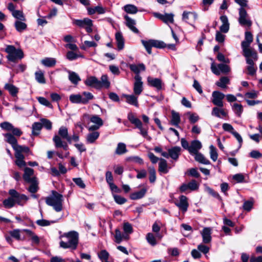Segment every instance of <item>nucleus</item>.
I'll return each mask as SVG.
<instances>
[{"instance_id":"nucleus-1","label":"nucleus","mask_w":262,"mask_h":262,"mask_svg":"<svg viewBox=\"0 0 262 262\" xmlns=\"http://www.w3.org/2000/svg\"><path fill=\"white\" fill-rule=\"evenodd\" d=\"M60 237L66 238V241H61L60 247L63 249H70L72 250H76L79 242V234L77 231H71L64 233Z\"/></svg>"},{"instance_id":"nucleus-2","label":"nucleus","mask_w":262,"mask_h":262,"mask_svg":"<svg viewBox=\"0 0 262 262\" xmlns=\"http://www.w3.org/2000/svg\"><path fill=\"white\" fill-rule=\"evenodd\" d=\"M62 139H66L71 143L70 136L68 135V128L65 126H61L58 130V135H55L53 138V141L54 143L56 148H62L63 150L67 151L69 149L67 142L63 141Z\"/></svg>"},{"instance_id":"nucleus-3","label":"nucleus","mask_w":262,"mask_h":262,"mask_svg":"<svg viewBox=\"0 0 262 262\" xmlns=\"http://www.w3.org/2000/svg\"><path fill=\"white\" fill-rule=\"evenodd\" d=\"M63 196L56 191H53L52 195L46 198V204L53 207L56 212L62 210Z\"/></svg>"},{"instance_id":"nucleus-4","label":"nucleus","mask_w":262,"mask_h":262,"mask_svg":"<svg viewBox=\"0 0 262 262\" xmlns=\"http://www.w3.org/2000/svg\"><path fill=\"white\" fill-rule=\"evenodd\" d=\"M127 119L129 122L135 125V128L139 130V134L148 141H150L151 138L148 135V127H145L141 121L137 118L135 115L132 112L127 115Z\"/></svg>"},{"instance_id":"nucleus-5","label":"nucleus","mask_w":262,"mask_h":262,"mask_svg":"<svg viewBox=\"0 0 262 262\" xmlns=\"http://www.w3.org/2000/svg\"><path fill=\"white\" fill-rule=\"evenodd\" d=\"M5 51L8 54L7 58L11 62H17L18 60H20L24 57L23 51L20 49H16L12 45L7 46Z\"/></svg>"},{"instance_id":"nucleus-6","label":"nucleus","mask_w":262,"mask_h":262,"mask_svg":"<svg viewBox=\"0 0 262 262\" xmlns=\"http://www.w3.org/2000/svg\"><path fill=\"white\" fill-rule=\"evenodd\" d=\"M143 46L145 48L149 54H151V48L155 47L159 49H163L166 47V44L162 41L155 39H149L148 40H141Z\"/></svg>"},{"instance_id":"nucleus-7","label":"nucleus","mask_w":262,"mask_h":262,"mask_svg":"<svg viewBox=\"0 0 262 262\" xmlns=\"http://www.w3.org/2000/svg\"><path fill=\"white\" fill-rule=\"evenodd\" d=\"M72 24L80 28H85L88 33H91L93 31V21L89 18H84L83 19H73Z\"/></svg>"},{"instance_id":"nucleus-8","label":"nucleus","mask_w":262,"mask_h":262,"mask_svg":"<svg viewBox=\"0 0 262 262\" xmlns=\"http://www.w3.org/2000/svg\"><path fill=\"white\" fill-rule=\"evenodd\" d=\"M9 194L14 200L15 204L17 203L20 206L24 205L26 202L29 199L26 195L19 193L15 189L9 190Z\"/></svg>"},{"instance_id":"nucleus-9","label":"nucleus","mask_w":262,"mask_h":262,"mask_svg":"<svg viewBox=\"0 0 262 262\" xmlns=\"http://www.w3.org/2000/svg\"><path fill=\"white\" fill-rule=\"evenodd\" d=\"M238 22L243 26H247L251 27L252 25V21L248 16L246 10L244 8H240L239 9Z\"/></svg>"},{"instance_id":"nucleus-10","label":"nucleus","mask_w":262,"mask_h":262,"mask_svg":"<svg viewBox=\"0 0 262 262\" xmlns=\"http://www.w3.org/2000/svg\"><path fill=\"white\" fill-rule=\"evenodd\" d=\"M211 70L213 73L216 75H219L221 73L224 74L229 73L230 71V68L228 65L224 63H220L216 66L214 62H212L211 64Z\"/></svg>"},{"instance_id":"nucleus-11","label":"nucleus","mask_w":262,"mask_h":262,"mask_svg":"<svg viewBox=\"0 0 262 262\" xmlns=\"http://www.w3.org/2000/svg\"><path fill=\"white\" fill-rule=\"evenodd\" d=\"M243 55L246 58L248 66L256 65L255 62L257 60L258 56L255 50L243 51Z\"/></svg>"},{"instance_id":"nucleus-12","label":"nucleus","mask_w":262,"mask_h":262,"mask_svg":"<svg viewBox=\"0 0 262 262\" xmlns=\"http://www.w3.org/2000/svg\"><path fill=\"white\" fill-rule=\"evenodd\" d=\"M253 40V35L250 32L246 31L245 33V40L241 43V47L243 51L254 50V49L250 48V45Z\"/></svg>"},{"instance_id":"nucleus-13","label":"nucleus","mask_w":262,"mask_h":262,"mask_svg":"<svg viewBox=\"0 0 262 262\" xmlns=\"http://www.w3.org/2000/svg\"><path fill=\"white\" fill-rule=\"evenodd\" d=\"M197 18L198 14L195 12L184 11L182 14V20L191 26H193Z\"/></svg>"},{"instance_id":"nucleus-14","label":"nucleus","mask_w":262,"mask_h":262,"mask_svg":"<svg viewBox=\"0 0 262 262\" xmlns=\"http://www.w3.org/2000/svg\"><path fill=\"white\" fill-rule=\"evenodd\" d=\"M212 102L215 105L219 107H222L224 106L223 100L225 97V95L219 92V91H214L212 94Z\"/></svg>"},{"instance_id":"nucleus-15","label":"nucleus","mask_w":262,"mask_h":262,"mask_svg":"<svg viewBox=\"0 0 262 262\" xmlns=\"http://www.w3.org/2000/svg\"><path fill=\"white\" fill-rule=\"evenodd\" d=\"M134 79L135 82L133 88L134 94L136 95L139 96L143 90L142 77L140 75H135Z\"/></svg>"},{"instance_id":"nucleus-16","label":"nucleus","mask_w":262,"mask_h":262,"mask_svg":"<svg viewBox=\"0 0 262 262\" xmlns=\"http://www.w3.org/2000/svg\"><path fill=\"white\" fill-rule=\"evenodd\" d=\"M199 185L195 180H192L188 183H184L180 187V191L186 193L187 191H194L198 189Z\"/></svg>"},{"instance_id":"nucleus-17","label":"nucleus","mask_w":262,"mask_h":262,"mask_svg":"<svg viewBox=\"0 0 262 262\" xmlns=\"http://www.w3.org/2000/svg\"><path fill=\"white\" fill-rule=\"evenodd\" d=\"M138 96H139L136 95L135 94L131 95L124 94L122 95V97L125 99L126 103L136 107H138L139 106Z\"/></svg>"},{"instance_id":"nucleus-18","label":"nucleus","mask_w":262,"mask_h":262,"mask_svg":"<svg viewBox=\"0 0 262 262\" xmlns=\"http://www.w3.org/2000/svg\"><path fill=\"white\" fill-rule=\"evenodd\" d=\"M86 85L93 87L96 89L99 90L100 86L99 80L95 76L88 77L84 81Z\"/></svg>"},{"instance_id":"nucleus-19","label":"nucleus","mask_w":262,"mask_h":262,"mask_svg":"<svg viewBox=\"0 0 262 262\" xmlns=\"http://www.w3.org/2000/svg\"><path fill=\"white\" fill-rule=\"evenodd\" d=\"M201 234L203 238V242L204 244H209L211 241V229L209 227H205L201 231Z\"/></svg>"},{"instance_id":"nucleus-20","label":"nucleus","mask_w":262,"mask_h":262,"mask_svg":"<svg viewBox=\"0 0 262 262\" xmlns=\"http://www.w3.org/2000/svg\"><path fill=\"white\" fill-rule=\"evenodd\" d=\"M179 199V202L176 203V205L179 207L180 210L183 211V212H185L187 210L189 205L187 201V198L184 195H181Z\"/></svg>"},{"instance_id":"nucleus-21","label":"nucleus","mask_w":262,"mask_h":262,"mask_svg":"<svg viewBox=\"0 0 262 262\" xmlns=\"http://www.w3.org/2000/svg\"><path fill=\"white\" fill-rule=\"evenodd\" d=\"M202 145L201 142L199 140H195L191 142V144L189 148V153L192 155L199 152V150L202 148Z\"/></svg>"},{"instance_id":"nucleus-22","label":"nucleus","mask_w":262,"mask_h":262,"mask_svg":"<svg viewBox=\"0 0 262 262\" xmlns=\"http://www.w3.org/2000/svg\"><path fill=\"white\" fill-rule=\"evenodd\" d=\"M124 18L125 20V24L126 26L129 28L133 32L135 33H138L139 30L135 27L136 21L129 17L127 15H125L124 16Z\"/></svg>"},{"instance_id":"nucleus-23","label":"nucleus","mask_w":262,"mask_h":262,"mask_svg":"<svg viewBox=\"0 0 262 262\" xmlns=\"http://www.w3.org/2000/svg\"><path fill=\"white\" fill-rule=\"evenodd\" d=\"M220 18L222 23V25L220 28V30L222 33H226L229 30V23L228 17L226 15H222Z\"/></svg>"},{"instance_id":"nucleus-24","label":"nucleus","mask_w":262,"mask_h":262,"mask_svg":"<svg viewBox=\"0 0 262 262\" xmlns=\"http://www.w3.org/2000/svg\"><path fill=\"white\" fill-rule=\"evenodd\" d=\"M181 148L179 146H174L168 149L169 157L174 160H177L181 154Z\"/></svg>"},{"instance_id":"nucleus-25","label":"nucleus","mask_w":262,"mask_h":262,"mask_svg":"<svg viewBox=\"0 0 262 262\" xmlns=\"http://www.w3.org/2000/svg\"><path fill=\"white\" fill-rule=\"evenodd\" d=\"M69 74V80L74 84L77 85L81 80L79 76L75 72L71 71L67 69H64Z\"/></svg>"},{"instance_id":"nucleus-26","label":"nucleus","mask_w":262,"mask_h":262,"mask_svg":"<svg viewBox=\"0 0 262 262\" xmlns=\"http://www.w3.org/2000/svg\"><path fill=\"white\" fill-rule=\"evenodd\" d=\"M147 82L150 86L156 88L158 90L162 89V81L159 78H154L148 77L147 78Z\"/></svg>"},{"instance_id":"nucleus-27","label":"nucleus","mask_w":262,"mask_h":262,"mask_svg":"<svg viewBox=\"0 0 262 262\" xmlns=\"http://www.w3.org/2000/svg\"><path fill=\"white\" fill-rule=\"evenodd\" d=\"M130 70L133 72L136 75H140V71H144L146 69L145 65L141 63L138 64H130L128 66Z\"/></svg>"},{"instance_id":"nucleus-28","label":"nucleus","mask_w":262,"mask_h":262,"mask_svg":"<svg viewBox=\"0 0 262 262\" xmlns=\"http://www.w3.org/2000/svg\"><path fill=\"white\" fill-rule=\"evenodd\" d=\"M147 192V189L143 188L138 191L132 193L130 194V199L132 200H136L143 198Z\"/></svg>"},{"instance_id":"nucleus-29","label":"nucleus","mask_w":262,"mask_h":262,"mask_svg":"<svg viewBox=\"0 0 262 262\" xmlns=\"http://www.w3.org/2000/svg\"><path fill=\"white\" fill-rule=\"evenodd\" d=\"M115 242L117 244H120L123 239L127 240L128 238V235L124 234H122L121 232L119 229L115 230Z\"/></svg>"},{"instance_id":"nucleus-30","label":"nucleus","mask_w":262,"mask_h":262,"mask_svg":"<svg viewBox=\"0 0 262 262\" xmlns=\"http://www.w3.org/2000/svg\"><path fill=\"white\" fill-rule=\"evenodd\" d=\"M192 155L194 156L195 160L201 164L205 165H209L210 164L209 160L206 158L201 152H198Z\"/></svg>"},{"instance_id":"nucleus-31","label":"nucleus","mask_w":262,"mask_h":262,"mask_svg":"<svg viewBox=\"0 0 262 262\" xmlns=\"http://www.w3.org/2000/svg\"><path fill=\"white\" fill-rule=\"evenodd\" d=\"M159 171L161 173L166 174L168 172V168L167 161L162 158H160L159 163Z\"/></svg>"},{"instance_id":"nucleus-32","label":"nucleus","mask_w":262,"mask_h":262,"mask_svg":"<svg viewBox=\"0 0 262 262\" xmlns=\"http://www.w3.org/2000/svg\"><path fill=\"white\" fill-rule=\"evenodd\" d=\"M99 135L100 134L98 132H92L89 133L86 137V142L90 144L94 143L99 138Z\"/></svg>"},{"instance_id":"nucleus-33","label":"nucleus","mask_w":262,"mask_h":262,"mask_svg":"<svg viewBox=\"0 0 262 262\" xmlns=\"http://www.w3.org/2000/svg\"><path fill=\"white\" fill-rule=\"evenodd\" d=\"M5 89L13 97L16 96L18 92V89L12 84L6 83L5 85Z\"/></svg>"},{"instance_id":"nucleus-34","label":"nucleus","mask_w":262,"mask_h":262,"mask_svg":"<svg viewBox=\"0 0 262 262\" xmlns=\"http://www.w3.org/2000/svg\"><path fill=\"white\" fill-rule=\"evenodd\" d=\"M42 65L46 67H53L56 63V60L54 58L46 57L41 60Z\"/></svg>"},{"instance_id":"nucleus-35","label":"nucleus","mask_w":262,"mask_h":262,"mask_svg":"<svg viewBox=\"0 0 262 262\" xmlns=\"http://www.w3.org/2000/svg\"><path fill=\"white\" fill-rule=\"evenodd\" d=\"M34 170L33 169L29 167H26L24 170L23 178L25 181L30 183L32 182L31 176L33 174Z\"/></svg>"},{"instance_id":"nucleus-36","label":"nucleus","mask_w":262,"mask_h":262,"mask_svg":"<svg viewBox=\"0 0 262 262\" xmlns=\"http://www.w3.org/2000/svg\"><path fill=\"white\" fill-rule=\"evenodd\" d=\"M5 137L6 138V141L10 144L13 148L17 145V141L16 139L11 134L7 133L4 135Z\"/></svg>"},{"instance_id":"nucleus-37","label":"nucleus","mask_w":262,"mask_h":262,"mask_svg":"<svg viewBox=\"0 0 262 262\" xmlns=\"http://www.w3.org/2000/svg\"><path fill=\"white\" fill-rule=\"evenodd\" d=\"M21 20H16L14 26L15 29L18 32H22L27 28V25Z\"/></svg>"},{"instance_id":"nucleus-38","label":"nucleus","mask_w":262,"mask_h":262,"mask_svg":"<svg viewBox=\"0 0 262 262\" xmlns=\"http://www.w3.org/2000/svg\"><path fill=\"white\" fill-rule=\"evenodd\" d=\"M100 86L99 90L102 88L108 89L110 86V82L108 80V77L106 75H103L101 77V80H99Z\"/></svg>"},{"instance_id":"nucleus-39","label":"nucleus","mask_w":262,"mask_h":262,"mask_svg":"<svg viewBox=\"0 0 262 262\" xmlns=\"http://www.w3.org/2000/svg\"><path fill=\"white\" fill-rule=\"evenodd\" d=\"M211 115L216 117L221 118V115L224 117H226L227 115V113L225 112L223 108L214 107L212 108Z\"/></svg>"},{"instance_id":"nucleus-40","label":"nucleus","mask_w":262,"mask_h":262,"mask_svg":"<svg viewBox=\"0 0 262 262\" xmlns=\"http://www.w3.org/2000/svg\"><path fill=\"white\" fill-rule=\"evenodd\" d=\"M35 80L39 83H45L46 79L44 76V73L40 70H38L35 73Z\"/></svg>"},{"instance_id":"nucleus-41","label":"nucleus","mask_w":262,"mask_h":262,"mask_svg":"<svg viewBox=\"0 0 262 262\" xmlns=\"http://www.w3.org/2000/svg\"><path fill=\"white\" fill-rule=\"evenodd\" d=\"M70 101L73 103L83 104L82 95L80 94H72L69 97Z\"/></svg>"},{"instance_id":"nucleus-42","label":"nucleus","mask_w":262,"mask_h":262,"mask_svg":"<svg viewBox=\"0 0 262 262\" xmlns=\"http://www.w3.org/2000/svg\"><path fill=\"white\" fill-rule=\"evenodd\" d=\"M127 151V150L126 147V145L124 143L120 142L117 144L115 150L116 154L121 155L126 153Z\"/></svg>"},{"instance_id":"nucleus-43","label":"nucleus","mask_w":262,"mask_h":262,"mask_svg":"<svg viewBox=\"0 0 262 262\" xmlns=\"http://www.w3.org/2000/svg\"><path fill=\"white\" fill-rule=\"evenodd\" d=\"M171 114L172 116L171 119V123L172 125L178 127L180 122V117L179 114L172 111Z\"/></svg>"},{"instance_id":"nucleus-44","label":"nucleus","mask_w":262,"mask_h":262,"mask_svg":"<svg viewBox=\"0 0 262 262\" xmlns=\"http://www.w3.org/2000/svg\"><path fill=\"white\" fill-rule=\"evenodd\" d=\"M230 80L227 77H222L220 80L216 82V85L218 86L225 89L227 88V85L229 83Z\"/></svg>"},{"instance_id":"nucleus-45","label":"nucleus","mask_w":262,"mask_h":262,"mask_svg":"<svg viewBox=\"0 0 262 262\" xmlns=\"http://www.w3.org/2000/svg\"><path fill=\"white\" fill-rule=\"evenodd\" d=\"M124 11L129 14H136L138 11V8L134 5L128 4L124 6Z\"/></svg>"},{"instance_id":"nucleus-46","label":"nucleus","mask_w":262,"mask_h":262,"mask_svg":"<svg viewBox=\"0 0 262 262\" xmlns=\"http://www.w3.org/2000/svg\"><path fill=\"white\" fill-rule=\"evenodd\" d=\"M90 121L99 126H101L103 124V121L98 115H92L90 118Z\"/></svg>"},{"instance_id":"nucleus-47","label":"nucleus","mask_w":262,"mask_h":262,"mask_svg":"<svg viewBox=\"0 0 262 262\" xmlns=\"http://www.w3.org/2000/svg\"><path fill=\"white\" fill-rule=\"evenodd\" d=\"M42 125L41 122H35L32 125V135L37 136L39 134L40 130L42 128Z\"/></svg>"},{"instance_id":"nucleus-48","label":"nucleus","mask_w":262,"mask_h":262,"mask_svg":"<svg viewBox=\"0 0 262 262\" xmlns=\"http://www.w3.org/2000/svg\"><path fill=\"white\" fill-rule=\"evenodd\" d=\"M81 95H82V101L83 104H87L90 100L94 98V96L90 92H83Z\"/></svg>"},{"instance_id":"nucleus-49","label":"nucleus","mask_w":262,"mask_h":262,"mask_svg":"<svg viewBox=\"0 0 262 262\" xmlns=\"http://www.w3.org/2000/svg\"><path fill=\"white\" fill-rule=\"evenodd\" d=\"M12 15L14 18L17 19V20L26 21V20L22 11L15 10L13 12Z\"/></svg>"},{"instance_id":"nucleus-50","label":"nucleus","mask_w":262,"mask_h":262,"mask_svg":"<svg viewBox=\"0 0 262 262\" xmlns=\"http://www.w3.org/2000/svg\"><path fill=\"white\" fill-rule=\"evenodd\" d=\"M149 180L150 183H154L156 180V172L154 167H149Z\"/></svg>"},{"instance_id":"nucleus-51","label":"nucleus","mask_w":262,"mask_h":262,"mask_svg":"<svg viewBox=\"0 0 262 262\" xmlns=\"http://www.w3.org/2000/svg\"><path fill=\"white\" fill-rule=\"evenodd\" d=\"M3 204L6 208H11L13 207L15 205L14 200L11 196V197H9L8 199H5L3 201Z\"/></svg>"},{"instance_id":"nucleus-52","label":"nucleus","mask_w":262,"mask_h":262,"mask_svg":"<svg viewBox=\"0 0 262 262\" xmlns=\"http://www.w3.org/2000/svg\"><path fill=\"white\" fill-rule=\"evenodd\" d=\"M206 191L209 193L210 195H211L212 196L218 199L220 201L222 202V198L220 196V195L219 194L218 192L214 191L213 189L209 187H206Z\"/></svg>"},{"instance_id":"nucleus-53","label":"nucleus","mask_w":262,"mask_h":262,"mask_svg":"<svg viewBox=\"0 0 262 262\" xmlns=\"http://www.w3.org/2000/svg\"><path fill=\"white\" fill-rule=\"evenodd\" d=\"M209 148L211 159L213 161H216L218 157L216 148L213 145H211L210 146Z\"/></svg>"},{"instance_id":"nucleus-54","label":"nucleus","mask_w":262,"mask_h":262,"mask_svg":"<svg viewBox=\"0 0 262 262\" xmlns=\"http://www.w3.org/2000/svg\"><path fill=\"white\" fill-rule=\"evenodd\" d=\"M246 69L247 71V75L251 76L255 75L257 70V67L256 65L247 66Z\"/></svg>"},{"instance_id":"nucleus-55","label":"nucleus","mask_w":262,"mask_h":262,"mask_svg":"<svg viewBox=\"0 0 262 262\" xmlns=\"http://www.w3.org/2000/svg\"><path fill=\"white\" fill-rule=\"evenodd\" d=\"M113 196L115 202L118 204L122 205L127 201V200L125 198L122 197L121 195L113 193Z\"/></svg>"},{"instance_id":"nucleus-56","label":"nucleus","mask_w":262,"mask_h":262,"mask_svg":"<svg viewBox=\"0 0 262 262\" xmlns=\"http://www.w3.org/2000/svg\"><path fill=\"white\" fill-rule=\"evenodd\" d=\"M20 230L19 229H16L9 231L8 233L12 237L14 238L17 241H19L20 240Z\"/></svg>"},{"instance_id":"nucleus-57","label":"nucleus","mask_w":262,"mask_h":262,"mask_svg":"<svg viewBox=\"0 0 262 262\" xmlns=\"http://www.w3.org/2000/svg\"><path fill=\"white\" fill-rule=\"evenodd\" d=\"M232 109L237 116H241V114L243 112V107L241 104L234 103L233 105Z\"/></svg>"},{"instance_id":"nucleus-58","label":"nucleus","mask_w":262,"mask_h":262,"mask_svg":"<svg viewBox=\"0 0 262 262\" xmlns=\"http://www.w3.org/2000/svg\"><path fill=\"white\" fill-rule=\"evenodd\" d=\"M109 253L105 250H101L98 254V257L103 262L106 260H108L109 257Z\"/></svg>"},{"instance_id":"nucleus-59","label":"nucleus","mask_w":262,"mask_h":262,"mask_svg":"<svg viewBox=\"0 0 262 262\" xmlns=\"http://www.w3.org/2000/svg\"><path fill=\"white\" fill-rule=\"evenodd\" d=\"M174 15L172 13H165L164 14L163 21L166 24L173 23Z\"/></svg>"},{"instance_id":"nucleus-60","label":"nucleus","mask_w":262,"mask_h":262,"mask_svg":"<svg viewBox=\"0 0 262 262\" xmlns=\"http://www.w3.org/2000/svg\"><path fill=\"white\" fill-rule=\"evenodd\" d=\"M146 239L147 242L151 246H155L157 244L156 237L151 233H148L146 235Z\"/></svg>"},{"instance_id":"nucleus-61","label":"nucleus","mask_w":262,"mask_h":262,"mask_svg":"<svg viewBox=\"0 0 262 262\" xmlns=\"http://www.w3.org/2000/svg\"><path fill=\"white\" fill-rule=\"evenodd\" d=\"M37 99L41 104L50 108L52 107V105L46 98L42 97H38L37 98Z\"/></svg>"},{"instance_id":"nucleus-62","label":"nucleus","mask_w":262,"mask_h":262,"mask_svg":"<svg viewBox=\"0 0 262 262\" xmlns=\"http://www.w3.org/2000/svg\"><path fill=\"white\" fill-rule=\"evenodd\" d=\"M123 230L125 235L131 234L133 231V227L130 224L128 223H124L123 224Z\"/></svg>"},{"instance_id":"nucleus-63","label":"nucleus","mask_w":262,"mask_h":262,"mask_svg":"<svg viewBox=\"0 0 262 262\" xmlns=\"http://www.w3.org/2000/svg\"><path fill=\"white\" fill-rule=\"evenodd\" d=\"M1 127L5 130L11 131L13 128V125L9 122H3L0 124Z\"/></svg>"},{"instance_id":"nucleus-64","label":"nucleus","mask_w":262,"mask_h":262,"mask_svg":"<svg viewBox=\"0 0 262 262\" xmlns=\"http://www.w3.org/2000/svg\"><path fill=\"white\" fill-rule=\"evenodd\" d=\"M40 121L42 127H44L48 130H50L52 129V124L49 120L47 119H42Z\"/></svg>"}]
</instances>
